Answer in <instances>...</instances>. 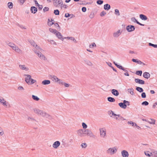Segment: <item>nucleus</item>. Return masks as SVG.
Returning a JSON list of instances; mask_svg holds the SVG:
<instances>
[{
	"label": "nucleus",
	"instance_id": "f257e3e1",
	"mask_svg": "<svg viewBox=\"0 0 157 157\" xmlns=\"http://www.w3.org/2000/svg\"><path fill=\"white\" fill-rule=\"evenodd\" d=\"M33 111L35 113L38 115L41 116L43 117L49 119H52V117L50 115L42 110L35 108L33 109Z\"/></svg>",
	"mask_w": 157,
	"mask_h": 157
},
{
	"label": "nucleus",
	"instance_id": "f03ea898",
	"mask_svg": "<svg viewBox=\"0 0 157 157\" xmlns=\"http://www.w3.org/2000/svg\"><path fill=\"white\" fill-rule=\"evenodd\" d=\"M144 154L148 157H157V150L149 148L144 151Z\"/></svg>",
	"mask_w": 157,
	"mask_h": 157
},
{
	"label": "nucleus",
	"instance_id": "7ed1b4c3",
	"mask_svg": "<svg viewBox=\"0 0 157 157\" xmlns=\"http://www.w3.org/2000/svg\"><path fill=\"white\" fill-rule=\"evenodd\" d=\"M8 45L12 49L16 52L21 54L22 52V50L20 49L18 46L10 42L8 44Z\"/></svg>",
	"mask_w": 157,
	"mask_h": 157
},
{
	"label": "nucleus",
	"instance_id": "20e7f679",
	"mask_svg": "<svg viewBox=\"0 0 157 157\" xmlns=\"http://www.w3.org/2000/svg\"><path fill=\"white\" fill-rule=\"evenodd\" d=\"M24 76H26L25 78V81L29 85H31L36 82V80L32 79L31 76L29 75H24Z\"/></svg>",
	"mask_w": 157,
	"mask_h": 157
},
{
	"label": "nucleus",
	"instance_id": "39448f33",
	"mask_svg": "<svg viewBox=\"0 0 157 157\" xmlns=\"http://www.w3.org/2000/svg\"><path fill=\"white\" fill-rule=\"evenodd\" d=\"M39 49L40 50V52H37V50H34V51L37 56L41 60H46L47 59L46 57L44 55L42 54L41 52L44 51V50L40 48Z\"/></svg>",
	"mask_w": 157,
	"mask_h": 157
},
{
	"label": "nucleus",
	"instance_id": "423d86ee",
	"mask_svg": "<svg viewBox=\"0 0 157 157\" xmlns=\"http://www.w3.org/2000/svg\"><path fill=\"white\" fill-rule=\"evenodd\" d=\"M100 136L101 137L105 139L107 137L106 129L105 128H101L99 129Z\"/></svg>",
	"mask_w": 157,
	"mask_h": 157
},
{
	"label": "nucleus",
	"instance_id": "0eeeda50",
	"mask_svg": "<svg viewBox=\"0 0 157 157\" xmlns=\"http://www.w3.org/2000/svg\"><path fill=\"white\" fill-rule=\"evenodd\" d=\"M117 151V149L116 147H110L106 150V153L109 155H113L116 153Z\"/></svg>",
	"mask_w": 157,
	"mask_h": 157
},
{
	"label": "nucleus",
	"instance_id": "6e6552de",
	"mask_svg": "<svg viewBox=\"0 0 157 157\" xmlns=\"http://www.w3.org/2000/svg\"><path fill=\"white\" fill-rule=\"evenodd\" d=\"M84 135L89 136L91 137H93L94 136L93 132L89 129H84Z\"/></svg>",
	"mask_w": 157,
	"mask_h": 157
},
{
	"label": "nucleus",
	"instance_id": "1a4fd4ad",
	"mask_svg": "<svg viewBox=\"0 0 157 157\" xmlns=\"http://www.w3.org/2000/svg\"><path fill=\"white\" fill-rule=\"evenodd\" d=\"M122 30L121 29H118L115 31L113 33V36L114 38L118 37L122 34Z\"/></svg>",
	"mask_w": 157,
	"mask_h": 157
},
{
	"label": "nucleus",
	"instance_id": "9d476101",
	"mask_svg": "<svg viewBox=\"0 0 157 157\" xmlns=\"http://www.w3.org/2000/svg\"><path fill=\"white\" fill-rule=\"evenodd\" d=\"M53 4L55 6L59 5L62 6L63 5V2L62 0H52Z\"/></svg>",
	"mask_w": 157,
	"mask_h": 157
},
{
	"label": "nucleus",
	"instance_id": "9b49d317",
	"mask_svg": "<svg viewBox=\"0 0 157 157\" xmlns=\"http://www.w3.org/2000/svg\"><path fill=\"white\" fill-rule=\"evenodd\" d=\"M55 34L59 39L62 41H63L64 37H63L62 35L60 32L57 31Z\"/></svg>",
	"mask_w": 157,
	"mask_h": 157
},
{
	"label": "nucleus",
	"instance_id": "f8f14e48",
	"mask_svg": "<svg viewBox=\"0 0 157 157\" xmlns=\"http://www.w3.org/2000/svg\"><path fill=\"white\" fill-rule=\"evenodd\" d=\"M1 103L6 107L10 108L11 107L10 104L7 102L3 98H2V101H1Z\"/></svg>",
	"mask_w": 157,
	"mask_h": 157
},
{
	"label": "nucleus",
	"instance_id": "ddd939ff",
	"mask_svg": "<svg viewBox=\"0 0 157 157\" xmlns=\"http://www.w3.org/2000/svg\"><path fill=\"white\" fill-rule=\"evenodd\" d=\"M135 28L133 25H128L126 27V29L128 32H131L135 30Z\"/></svg>",
	"mask_w": 157,
	"mask_h": 157
},
{
	"label": "nucleus",
	"instance_id": "4468645a",
	"mask_svg": "<svg viewBox=\"0 0 157 157\" xmlns=\"http://www.w3.org/2000/svg\"><path fill=\"white\" fill-rule=\"evenodd\" d=\"M121 156L122 157H128L129 154L128 152L125 150H122L121 152Z\"/></svg>",
	"mask_w": 157,
	"mask_h": 157
},
{
	"label": "nucleus",
	"instance_id": "2eb2a0df",
	"mask_svg": "<svg viewBox=\"0 0 157 157\" xmlns=\"http://www.w3.org/2000/svg\"><path fill=\"white\" fill-rule=\"evenodd\" d=\"M135 81L136 83L141 85H143L145 83V82L144 80L139 78H135Z\"/></svg>",
	"mask_w": 157,
	"mask_h": 157
},
{
	"label": "nucleus",
	"instance_id": "dca6fc26",
	"mask_svg": "<svg viewBox=\"0 0 157 157\" xmlns=\"http://www.w3.org/2000/svg\"><path fill=\"white\" fill-rule=\"evenodd\" d=\"M29 42L32 45L36 48V49H40L39 47L38 46V45L36 44V43L33 41L30 40L29 41Z\"/></svg>",
	"mask_w": 157,
	"mask_h": 157
},
{
	"label": "nucleus",
	"instance_id": "f3484780",
	"mask_svg": "<svg viewBox=\"0 0 157 157\" xmlns=\"http://www.w3.org/2000/svg\"><path fill=\"white\" fill-rule=\"evenodd\" d=\"M60 142L59 141H56L54 143L52 147L55 149H57L60 145Z\"/></svg>",
	"mask_w": 157,
	"mask_h": 157
},
{
	"label": "nucleus",
	"instance_id": "a211bd4d",
	"mask_svg": "<svg viewBox=\"0 0 157 157\" xmlns=\"http://www.w3.org/2000/svg\"><path fill=\"white\" fill-rule=\"evenodd\" d=\"M77 132L80 136H82L84 135V129H80L77 131Z\"/></svg>",
	"mask_w": 157,
	"mask_h": 157
},
{
	"label": "nucleus",
	"instance_id": "6ab92c4d",
	"mask_svg": "<svg viewBox=\"0 0 157 157\" xmlns=\"http://www.w3.org/2000/svg\"><path fill=\"white\" fill-rule=\"evenodd\" d=\"M19 67L21 70H24L25 71H27L29 70V68L26 67L25 65H21L20 64L19 65Z\"/></svg>",
	"mask_w": 157,
	"mask_h": 157
},
{
	"label": "nucleus",
	"instance_id": "aec40b11",
	"mask_svg": "<svg viewBox=\"0 0 157 157\" xmlns=\"http://www.w3.org/2000/svg\"><path fill=\"white\" fill-rule=\"evenodd\" d=\"M54 24V21L52 19H48V26H51L52 25Z\"/></svg>",
	"mask_w": 157,
	"mask_h": 157
},
{
	"label": "nucleus",
	"instance_id": "412c9836",
	"mask_svg": "<svg viewBox=\"0 0 157 157\" xmlns=\"http://www.w3.org/2000/svg\"><path fill=\"white\" fill-rule=\"evenodd\" d=\"M30 11L32 13L35 14L37 12V9L35 6H32L31 7Z\"/></svg>",
	"mask_w": 157,
	"mask_h": 157
},
{
	"label": "nucleus",
	"instance_id": "4be33fe9",
	"mask_svg": "<svg viewBox=\"0 0 157 157\" xmlns=\"http://www.w3.org/2000/svg\"><path fill=\"white\" fill-rule=\"evenodd\" d=\"M108 113L110 117H113V116L118 117L120 116V115H117L115 114L113 111L111 110L109 111Z\"/></svg>",
	"mask_w": 157,
	"mask_h": 157
},
{
	"label": "nucleus",
	"instance_id": "5701e85b",
	"mask_svg": "<svg viewBox=\"0 0 157 157\" xmlns=\"http://www.w3.org/2000/svg\"><path fill=\"white\" fill-rule=\"evenodd\" d=\"M111 92L113 95L116 96H117L119 94L118 91L117 90L114 89L112 90Z\"/></svg>",
	"mask_w": 157,
	"mask_h": 157
},
{
	"label": "nucleus",
	"instance_id": "b1692460",
	"mask_svg": "<svg viewBox=\"0 0 157 157\" xmlns=\"http://www.w3.org/2000/svg\"><path fill=\"white\" fill-rule=\"evenodd\" d=\"M51 79L53 81H54L55 82H57L59 78H58L55 75H52L51 76Z\"/></svg>",
	"mask_w": 157,
	"mask_h": 157
},
{
	"label": "nucleus",
	"instance_id": "393cba45",
	"mask_svg": "<svg viewBox=\"0 0 157 157\" xmlns=\"http://www.w3.org/2000/svg\"><path fill=\"white\" fill-rule=\"evenodd\" d=\"M143 76L147 79L150 76V74L147 72H145L143 73Z\"/></svg>",
	"mask_w": 157,
	"mask_h": 157
},
{
	"label": "nucleus",
	"instance_id": "a878e982",
	"mask_svg": "<svg viewBox=\"0 0 157 157\" xmlns=\"http://www.w3.org/2000/svg\"><path fill=\"white\" fill-rule=\"evenodd\" d=\"M65 39H67L68 40H71L73 41L74 42L76 43H77V41L73 37H69V36H67V37H64Z\"/></svg>",
	"mask_w": 157,
	"mask_h": 157
},
{
	"label": "nucleus",
	"instance_id": "bb28decb",
	"mask_svg": "<svg viewBox=\"0 0 157 157\" xmlns=\"http://www.w3.org/2000/svg\"><path fill=\"white\" fill-rule=\"evenodd\" d=\"M119 106L121 108L125 109L126 108V105L125 104L123 101V102H121L118 104Z\"/></svg>",
	"mask_w": 157,
	"mask_h": 157
},
{
	"label": "nucleus",
	"instance_id": "cd10ccee",
	"mask_svg": "<svg viewBox=\"0 0 157 157\" xmlns=\"http://www.w3.org/2000/svg\"><path fill=\"white\" fill-rule=\"evenodd\" d=\"M50 81L48 80H45L42 82V84L44 85H48L50 83Z\"/></svg>",
	"mask_w": 157,
	"mask_h": 157
},
{
	"label": "nucleus",
	"instance_id": "c85d7f7f",
	"mask_svg": "<svg viewBox=\"0 0 157 157\" xmlns=\"http://www.w3.org/2000/svg\"><path fill=\"white\" fill-rule=\"evenodd\" d=\"M140 17L142 20L144 21H146L147 19V18L146 16L142 14H141L140 15Z\"/></svg>",
	"mask_w": 157,
	"mask_h": 157
},
{
	"label": "nucleus",
	"instance_id": "c756f323",
	"mask_svg": "<svg viewBox=\"0 0 157 157\" xmlns=\"http://www.w3.org/2000/svg\"><path fill=\"white\" fill-rule=\"evenodd\" d=\"M104 8L105 10H109L110 8V6L109 4H105L104 6Z\"/></svg>",
	"mask_w": 157,
	"mask_h": 157
},
{
	"label": "nucleus",
	"instance_id": "7c9ffc66",
	"mask_svg": "<svg viewBox=\"0 0 157 157\" xmlns=\"http://www.w3.org/2000/svg\"><path fill=\"white\" fill-rule=\"evenodd\" d=\"M128 92L132 95H134V89L132 88H130L127 89Z\"/></svg>",
	"mask_w": 157,
	"mask_h": 157
},
{
	"label": "nucleus",
	"instance_id": "2f4dec72",
	"mask_svg": "<svg viewBox=\"0 0 157 157\" xmlns=\"http://www.w3.org/2000/svg\"><path fill=\"white\" fill-rule=\"evenodd\" d=\"M84 62L86 64L89 66H92L93 65L91 62L87 59L84 60Z\"/></svg>",
	"mask_w": 157,
	"mask_h": 157
},
{
	"label": "nucleus",
	"instance_id": "473e14b6",
	"mask_svg": "<svg viewBox=\"0 0 157 157\" xmlns=\"http://www.w3.org/2000/svg\"><path fill=\"white\" fill-rule=\"evenodd\" d=\"M136 90L140 93L144 91L143 89L142 88L139 87H137L136 88Z\"/></svg>",
	"mask_w": 157,
	"mask_h": 157
},
{
	"label": "nucleus",
	"instance_id": "72a5a7b5",
	"mask_svg": "<svg viewBox=\"0 0 157 157\" xmlns=\"http://www.w3.org/2000/svg\"><path fill=\"white\" fill-rule=\"evenodd\" d=\"M49 31L54 34H55L56 32L57 31L56 30L53 29L52 28H50L49 29Z\"/></svg>",
	"mask_w": 157,
	"mask_h": 157
},
{
	"label": "nucleus",
	"instance_id": "f704fd0d",
	"mask_svg": "<svg viewBox=\"0 0 157 157\" xmlns=\"http://www.w3.org/2000/svg\"><path fill=\"white\" fill-rule=\"evenodd\" d=\"M108 100L110 102H113L115 101V99L111 97H109L108 98Z\"/></svg>",
	"mask_w": 157,
	"mask_h": 157
},
{
	"label": "nucleus",
	"instance_id": "c9c22d12",
	"mask_svg": "<svg viewBox=\"0 0 157 157\" xmlns=\"http://www.w3.org/2000/svg\"><path fill=\"white\" fill-rule=\"evenodd\" d=\"M8 7L10 9H12L13 8V4L12 2H9L7 4Z\"/></svg>",
	"mask_w": 157,
	"mask_h": 157
},
{
	"label": "nucleus",
	"instance_id": "e433bc0d",
	"mask_svg": "<svg viewBox=\"0 0 157 157\" xmlns=\"http://www.w3.org/2000/svg\"><path fill=\"white\" fill-rule=\"evenodd\" d=\"M32 98L35 101H38L39 100V98H38L37 96L34 95H32Z\"/></svg>",
	"mask_w": 157,
	"mask_h": 157
},
{
	"label": "nucleus",
	"instance_id": "4c0bfd02",
	"mask_svg": "<svg viewBox=\"0 0 157 157\" xmlns=\"http://www.w3.org/2000/svg\"><path fill=\"white\" fill-rule=\"evenodd\" d=\"M114 63V64L117 67L119 68V69L122 70V69L123 68V67L121 65H118L117 63H115V62H113Z\"/></svg>",
	"mask_w": 157,
	"mask_h": 157
},
{
	"label": "nucleus",
	"instance_id": "58836bf2",
	"mask_svg": "<svg viewBox=\"0 0 157 157\" xmlns=\"http://www.w3.org/2000/svg\"><path fill=\"white\" fill-rule=\"evenodd\" d=\"M151 121H148L147 122H148L149 123L151 124H155V121L154 120L151 119Z\"/></svg>",
	"mask_w": 157,
	"mask_h": 157
},
{
	"label": "nucleus",
	"instance_id": "ea45409f",
	"mask_svg": "<svg viewBox=\"0 0 157 157\" xmlns=\"http://www.w3.org/2000/svg\"><path fill=\"white\" fill-rule=\"evenodd\" d=\"M114 13L115 15H117V16H119L120 15L119 11L117 9H116L115 10Z\"/></svg>",
	"mask_w": 157,
	"mask_h": 157
},
{
	"label": "nucleus",
	"instance_id": "a19ab883",
	"mask_svg": "<svg viewBox=\"0 0 157 157\" xmlns=\"http://www.w3.org/2000/svg\"><path fill=\"white\" fill-rule=\"evenodd\" d=\"M64 82L62 80L59 79L57 83L60 85H63Z\"/></svg>",
	"mask_w": 157,
	"mask_h": 157
},
{
	"label": "nucleus",
	"instance_id": "79ce46f5",
	"mask_svg": "<svg viewBox=\"0 0 157 157\" xmlns=\"http://www.w3.org/2000/svg\"><path fill=\"white\" fill-rule=\"evenodd\" d=\"M64 82L62 80L59 79L57 83L60 85H63Z\"/></svg>",
	"mask_w": 157,
	"mask_h": 157
},
{
	"label": "nucleus",
	"instance_id": "37998d69",
	"mask_svg": "<svg viewBox=\"0 0 157 157\" xmlns=\"http://www.w3.org/2000/svg\"><path fill=\"white\" fill-rule=\"evenodd\" d=\"M82 126L83 128L84 129H86L87 127V125L84 122L82 123Z\"/></svg>",
	"mask_w": 157,
	"mask_h": 157
},
{
	"label": "nucleus",
	"instance_id": "c03bdc74",
	"mask_svg": "<svg viewBox=\"0 0 157 157\" xmlns=\"http://www.w3.org/2000/svg\"><path fill=\"white\" fill-rule=\"evenodd\" d=\"M4 134V132L3 129L0 127V135L2 136Z\"/></svg>",
	"mask_w": 157,
	"mask_h": 157
},
{
	"label": "nucleus",
	"instance_id": "a18cd8bd",
	"mask_svg": "<svg viewBox=\"0 0 157 157\" xmlns=\"http://www.w3.org/2000/svg\"><path fill=\"white\" fill-rule=\"evenodd\" d=\"M142 71H136V74L139 75L141 76L142 74Z\"/></svg>",
	"mask_w": 157,
	"mask_h": 157
},
{
	"label": "nucleus",
	"instance_id": "49530a36",
	"mask_svg": "<svg viewBox=\"0 0 157 157\" xmlns=\"http://www.w3.org/2000/svg\"><path fill=\"white\" fill-rule=\"evenodd\" d=\"M128 124H131L132 125V126L134 127L135 125V124H136V123H135L133 122L132 121H128Z\"/></svg>",
	"mask_w": 157,
	"mask_h": 157
},
{
	"label": "nucleus",
	"instance_id": "de8ad7c7",
	"mask_svg": "<svg viewBox=\"0 0 157 157\" xmlns=\"http://www.w3.org/2000/svg\"><path fill=\"white\" fill-rule=\"evenodd\" d=\"M103 2V1L101 0H98L97 2V3L98 5H101L102 4Z\"/></svg>",
	"mask_w": 157,
	"mask_h": 157
},
{
	"label": "nucleus",
	"instance_id": "09e8293b",
	"mask_svg": "<svg viewBox=\"0 0 157 157\" xmlns=\"http://www.w3.org/2000/svg\"><path fill=\"white\" fill-rule=\"evenodd\" d=\"M89 47L90 48H92L94 47H96V45L95 43H94L90 44L89 46Z\"/></svg>",
	"mask_w": 157,
	"mask_h": 157
},
{
	"label": "nucleus",
	"instance_id": "8fccbe9b",
	"mask_svg": "<svg viewBox=\"0 0 157 157\" xmlns=\"http://www.w3.org/2000/svg\"><path fill=\"white\" fill-rule=\"evenodd\" d=\"M54 13L56 15H58L59 14V11L58 10H54Z\"/></svg>",
	"mask_w": 157,
	"mask_h": 157
},
{
	"label": "nucleus",
	"instance_id": "3c124183",
	"mask_svg": "<svg viewBox=\"0 0 157 157\" xmlns=\"http://www.w3.org/2000/svg\"><path fill=\"white\" fill-rule=\"evenodd\" d=\"M149 103L147 101H144L142 103L141 105H148Z\"/></svg>",
	"mask_w": 157,
	"mask_h": 157
},
{
	"label": "nucleus",
	"instance_id": "603ef678",
	"mask_svg": "<svg viewBox=\"0 0 157 157\" xmlns=\"http://www.w3.org/2000/svg\"><path fill=\"white\" fill-rule=\"evenodd\" d=\"M81 146L83 148H85L87 146V145L86 143H82L81 145Z\"/></svg>",
	"mask_w": 157,
	"mask_h": 157
},
{
	"label": "nucleus",
	"instance_id": "864d4df0",
	"mask_svg": "<svg viewBox=\"0 0 157 157\" xmlns=\"http://www.w3.org/2000/svg\"><path fill=\"white\" fill-rule=\"evenodd\" d=\"M89 17L90 18H93L94 17V13L91 12L90 13V15H89Z\"/></svg>",
	"mask_w": 157,
	"mask_h": 157
},
{
	"label": "nucleus",
	"instance_id": "5fc2aeb1",
	"mask_svg": "<svg viewBox=\"0 0 157 157\" xmlns=\"http://www.w3.org/2000/svg\"><path fill=\"white\" fill-rule=\"evenodd\" d=\"M63 85H64L66 87H68L70 86V85L69 84L64 82Z\"/></svg>",
	"mask_w": 157,
	"mask_h": 157
},
{
	"label": "nucleus",
	"instance_id": "6e6d98bb",
	"mask_svg": "<svg viewBox=\"0 0 157 157\" xmlns=\"http://www.w3.org/2000/svg\"><path fill=\"white\" fill-rule=\"evenodd\" d=\"M131 20L134 22H136L137 23V22L138 21L134 17H132L131 18Z\"/></svg>",
	"mask_w": 157,
	"mask_h": 157
},
{
	"label": "nucleus",
	"instance_id": "4d7b16f0",
	"mask_svg": "<svg viewBox=\"0 0 157 157\" xmlns=\"http://www.w3.org/2000/svg\"><path fill=\"white\" fill-rule=\"evenodd\" d=\"M141 97L143 98H145L146 97V94L145 93L143 92L141 94Z\"/></svg>",
	"mask_w": 157,
	"mask_h": 157
},
{
	"label": "nucleus",
	"instance_id": "13d9d810",
	"mask_svg": "<svg viewBox=\"0 0 157 157\" xmlns=\"http://www.w3.org/2000/svg\"><path fill=\"white\" fill-rule=\"evenodd\" d=\"M123 101L124 104H126V105H130V103L128 101L124 100Z\"/></svg>",
	"mask_w": 157,
	"mask_h": 157
},
{
	"label": "nucleus",
	"instance_id": "bf43d9fd",
	"mask_svg": "<svg viewBox=\"0 0 157 157\" xmlns=\"http://www.w3.org/2000/svg\"><path fill=\"white\" fill-rule=\"evenodd\" d=\"M48 41L50 42V43L52 44L55 45H56V42L53 40H48Z\"/></svg>",
	"mask_w": 157,
	"mask_h": 157
},
{
	"label": "nucleus",
	"instance_id": "052dcab7",
	"mask_svg": "<svg viewBox=\"0 0 157 157\" xmlns=\"http://www.w3.org/2000/svg\"><path fill=\"white\" fill-rule=\"evenodd\" d=\"M26 0H18L20 4L21 5H23Z\"/></svg>",
	"mask_w": 157,
	"mask_h": 157
},
{
	"label": "nucleus",
	"instance_id": "680f3d73",
	"mask_svg": "<svg viewBox=\"0 0 157 157\" xmlns=\"http://www.w3.org/2000/svg\"><path fill=\"white\" fill-rule=\"evenodd\" d=\"M106 13L104 11H102L100 13V16L101 17L105 15Z\"/></svg>",
	"mask_w": 157,
	"mask_h": 157
},
{
	"label": "nucleus",
	"instance_id": "e2e57ef3",
	"mask_svg": "<svg viewBox=\"0 0 157 157\" xmlns=\"http://www.w3.org/2000/svg\"><path fill=\"white\" fill-rule=\"evenodd\" d=\"M18 89L21 90H24V89L23 86H20L18 87Z\"/></svg>",
	"mask_w": 157,
	"mask_h": 157
},
{
	"label": "nucleus",
	"instance_id": "0e129e2a",
	"mask_svg": "<svg viewBox=\"0 0 157 157\" xmlns=\"http://www.w3.org/2000/svg\"><path fill=\"white\" fill-rule=\"evenodd\" d=\"M139 60H138V59H132V61L134 62H135V63H138V61H139Z\"/></svg>",
	"mask_w": 157,
	"mask_h": 157
},
{
	"label": "nucleus",
	"instance_id": "69168bd1",
	"mask_svg": "<svg viewBox=\"0 0 157 157\" xmlns=\"http://www.w3.org/2000/svg\"><path fill=\"white\" fill-rule=\"evenodd\" d=\"M106 63L111 68L112 67H113L112 66V64L109 62H106Z\"/></svg>",
	"mask_w": 157,
	"mask_h": 157
},
{
	"label": "nucleus",
	"instance_id": "338daca9",
	"mask_svg": "<svg viewBox=\"0 0 157 157\" xmlns=\"http://www.w3.org/2000/svg\"><path fill=\"white\" fill-rule=\"evenodd\" d=\"M49 10L48 8V7H45L43 9V10L44 12H46L48 11Z\"/></svg>",
	"mask_w": 157,
	"mask_h": 157
},
{
	"label": "nucleus",
	"instance_id": "774afa93",
	"mask_svg": "<svg viewBox=\"0 0 157 157\" xmlns=\"http://www.w3.org/2000/svg\"><path fill=\"white\" fill-rule=\"evenodd\" d=\"M82 12H86V9L85 7H83L82 8Z\"/></svg>",
	"mask_w": 157,
	"mask_h": 157
}]
</instances>
